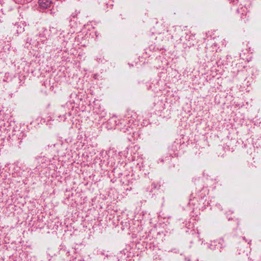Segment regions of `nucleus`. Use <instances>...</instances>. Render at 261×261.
<instances>
[{
  "label": "nucleus",
  "mask_w": 261,
  "mask_h": 261,
  "mask_svg": "<svg viewBox=\"0 0 261 261\" xmlns=\"http://www.w3.org/2000/svg\"><path fill=\"white\" fill-rule=\"evenodd\" d=\"M39 5L43 8H47L50 7L51 2L49 0H39Z\"/></svg>",
  "instance_id": "1"
}]
</instances>
